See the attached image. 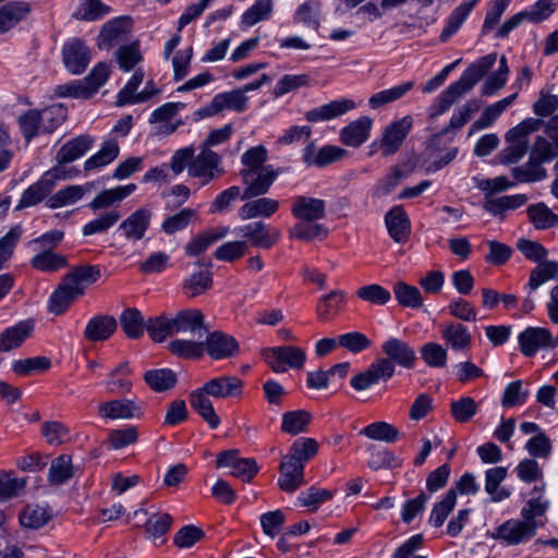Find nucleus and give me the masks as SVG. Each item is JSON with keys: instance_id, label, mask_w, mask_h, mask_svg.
<instances>
[{"instance_id": "1", "label": "nucleus", "mask_w": 558, "mask_h": 558, "mask_svg": "<svg viewBox=\"0 0 558 558\" xmlns=\"http://www.w3.org/2000/svg\"><path fill=\"white\" fill-rule=\"evenodd\" d=\"M204 335V340L174 339L168 343V350L183 360H199L205 353L213 360H227L240 353V344L233 336L219 330Z\"/></svg>"}, {"instance_id": "2", "label": "nucleus", "mask_w": 558, "mask_h": 558, "mask_svg": "<svg viewBox=\"0 0 558 558\" xmlns=\"http://www.w3.org/2000/svg\"><path fill=\"white\" fill-rule=\"evenodd\" d=\"M243 386V380L236 376L214 377L203 387L190 393V404L210 428H217L220 418L215 412L210 397L215 399L239 398L242 395Z\"/></svg>"}, {"instance_id": "3", "label": "nucleus", "mask_w": 558, "mask_h": 558, "mask_svg": "<svg viewBox=\"0 0 558 558\" xmlns=\"http://www.w3.org/2000/svg\"><path fill=\"white\" fill-rule=\"evenodd\" d=\"M497 60L496 53H489L471 63L459 81L448 86L436 99L430 108V118H436L446 112L461 96L468 94L494 66Z\"/></svg>"}, {"instance_id": "4", "label": "nucleus", "mask_w": 558, "mask_h": 558, "mask_svg": "<svg viewBox=\"0 0 558 558\" xmlns=\"http://www.w3.org/2000/svg\"><path fill=\"white\" fill-rule=\"evenodd\" d=\"M262 354L276 373H284L289 368L301 369L306 360L304 350L292 345L264 349Z\"/></svg>"}, {"instance_id": "5", "label": "nucleus", "mask_w": 558, "mask_h": 558, "mask_svg": "<svg viewBox=\"0 0 558 558\" xmlns=\"http://www.w3.org/2000/svg\"><path fill=\"white\" fill-rule=\"evenodd\" d=\"M551 279H558V262L541 263L531 271L527 287L532 292ZM547 312L549 319L558 324V284L550 290Z\"/></svg>"}, {"instance_id": "6", "label": "nucleus", "mask_w": 558, "mask_h": 558, "mask_svg": "<svg viewBox=\"0 0 558 558\" xmlns=\"http://www.w3.org/2000/svg\"><path fill=\"white\" fill-rule=\"evenodd\" d=\"M447 133H442V130L433 135L425 149V155L429 161L426 167L427 172H436L447 165H449L458 155V147H448L452 143L453 138H444Z\"/></svg>"}, {"instance_id": "7", "label": "nucleus", "mask_w": 558, "mask_h": 558, "mask_svg": "<svg viewBox=\"0 0 558 558\" xmlns=\"http://www.w3.org/2000/svg\"><path fill=\"white\" fill-rule=\"evenodd\" d=\"M396 372V366L389 359H377L365 371L356 374L350 380V385L357 391L366 390L379 381L389 380Z\"/></svg>"}, {"instance_id": "8", "label": "nucleus", "mask_w": 558, "mask_h": 558, "mask_svg": "<svg viewBox=\"0 0 558 558\" xmlns=\"http://www.w3.org/2000/svg\"><path fill=\"white\" fill-rule=\"evenodd\" d=\"M97 415L101 421L132 420L141 417L143 411L134 400L121 398L99 402Z\"/></svg>"}, {"instance_id": "9", "label": "nucleus", "mask_w": 558, "mask_h": 558, "mask_svg": "<svg viewBox=\"0 0 558 558\" xmlns=\"http://www.w3.org/2000/svg\"><path fill=\"white\" fill-rule=\"evenodd\" d=\"M413 120L410 116L395 121L384 130L379 142V149L383 156L388 157L396 154L412 129Z\"/></svg>"}, {"instance_id": "10", "label": "nucleus", "mask_w": 558, "mask_h": 558, "mask_svg": "<svg viewBox=\"0 0 558 558\" xmlns=\"http://www.w3.org/2000/svg\"><path fill=\"white\" fill-rule=\"evenodd\" d=\"M240 175L246 185L241 198L248 199L266 194L278 177V171L274 170L271 166H267L256 172L240 171Z\"/></svg>"}, {"instance_id": "11", "label": "nucleus", "mask_w": 558, "mask_h": 558, "mask_svg": "<svg viewBox=\"0 0 558 558\" xmlns=\"http://www.w3.org/2000/svg\"><path fill=\"white\" fill-rule=\"evenodd\" d=\"M220 160L218 154L206 147H201V153L191 161L189 174L193 178H203V184H206L222 172L218 168Z\"/></svg>"}, {"instance_id": "12", "label": "nucleus", "mask_w": 558, "mask_h": 558, "mask_svg": "<svg viewBox=\"0 0 558 558\" xmlns=\"http://www.w3.org/2000/svg\"><path fill=\"white\" fill-rule=\"evenodd\" d=\"M174 335H192L202 338L208 331L205 317L199 310L179 311L173 317Z\"/></svg>"}, {"instance_id": "13", "label": "nucleus", "mask_w": 558, "mask_h": 558, "mask_svg": "<svg viewBox=\"0 0 558 558\" xmlns=\"http://www.w3.org/2000/svg\"><path fill=\"white\" fill-rule=\"evenodd\" d=\"M132 19L129 16H121L107 22L98 37V48L101 50H109L114 45L124 40L132 28Z\"/></svg>"}, {"instance_id": "14", "label": "nucleus", "mask_w": 558, "mask_h": 558, "mask_svg": "<svg viewBox=\"0 0 558 558\" xmlns=\"http://www.w3.org/2000/svg\"><path fill=\"white\" fill-rule=\"evenodd\" d=\"M381 351L385 354L384 359H389L391 364H397L407 369L414 367L415 351L405 341L399 338H389L383 343Z\"/></svg>"}, {"instance_id": "15", "label": "nucleus", "mask_w": 558, "mask_h": 558, "mask_svg": "<svg viewBox=\"0 0 558 558\" xmlns=\"http://www.w3.org/2000/svg\"><path fill=\"white\" fill-rule=\"evenodd\" d=\"M521 351L526 356L534 355L539 348L556 347L558 342L554 340L551 333L546 328L530 327L519 336Z\"/></svg>"}, {"instance_id": "16", "label": "nucleus", "mask_w": 558, "mask_h": 558, "mask_svg": "<svg viewBox=\"0 0 558 558\" xmlns=\"http://www.w3.org/2000/svg\"><path fill=\"white\" fill-rule=\"evenodd\" d=\"M65 68L73 74L83 73L90 61V52L83 41L73 39L62 50Z\"/></svg>"}, {"instance_id": "17", "label": "nucleus", "mask_w": 558, "mask_h": 558, "mask_svg": "<svg viewBox=\"0 0 558 558\" xmlns=\"http://www.w3.org/2000/svg\"><path fill=\"white\" fill-rule=\"evenodd\" d=\"M291 211L301 221L314 222L325 217V202L319 198L298 196L293 202Z\"/></svg>"}, {"instance_id": "18", "label": "nucleus", "mask_w": 558, "mask_h": 558, "mask_svg": "<svg viewBox=\"0 0 558 558\" xmlns=\"http://www.w3.org/2000/svg\"><path fill=\"white\" fill-rule=\"evenodd\" d=\"M150 219L151 211L147 208H140L123 220L119 226V230L123 231L128 240L138 241L148 229Z\"/></svg>"}, {"instance_id": "19", "label": "nucleus", "mask_w": 558, "mask_h": 558, "mask_svg": "<svg viewBox=\"0 0 558 558\" xmlns=\"http://www.w3.org/2000/svg\"><path fill=\"white\" fill-rule=\"evenodd\" d=\"M279 472L278 485L283 492L293 493L304 483V465L300 462L296 464L282 457Z\"/></svg>"}, {"instance_id": "20", "label": "nucleus", "mask_w": 558, "mask_h": 558, "mask_svg": "<svg viewBox=\"0 0 558 558\" xmlns=\"http://www.w3.org/2000/svg\"><path fill=\"white\" fill-rule=\"evenodd\" d=\"M81 295H83L82 289L71 284L64 277L50 296L49 311L52 314L60 315L64 313L71 303Z\"/></svg>"}, {"instance_id": "21", "label": "nucleus", "mask_w": 558, "mask_h": 558, "mask_svg": "<svg viewBox=\"0 0 558 558\" xmlns=\"http://www.w3.org/2000/svg\"><path fill=\"white\" fill-rule=\"evenodd\" d=\"M390 236L398 243L405 242L410 235L411 223L401 206L391 208L385 216Z\"/></svg>"}, {"instance_id": "22", "label": "nucleus", "mask_w": 558, "mask_h": 558, "mask_svg": "<svg viewBox=\"0 0 558 558\" xmlns=\"http://www.w3.org/2000/svg\"><path fill=\"white\" fill-rule=\"evenodd\" d=\"M239 233L243 238L250 240L252 245L262 248L271 247L280 236L279 231H275L272 234H269L266 225L262 221H256L241 227L239 229Z\"/></svg>"}, {"instance_id": "23", "label": "nucleus", "mask_w": 558, "mask_h": 558, "mask_svg": "<svg viewBox=\"0 0 558 558\" xmlns=\"http://www.w3.org/2000/svg\"><path fill=\"white\" fill-rule=\"evenodd\" d=\"M373 120L369 117H361L342 129L340 138L347 146L359 147L369 136Z\"/></svg>"}, {"instance_id": "24", "label": "nucleus", "mask_w": 558, "mask_h": 558, "mask_svg": "<svg viewBox=\"0 0 558 558\" xmlns=\"http://www.w3.org/2000/svg\"><path fill=\"white\" fill-rule=\"evenodd\" d=\"M441 337L446 344L454 351H468L471 347V333L462 324L451 322L444 325Z\"/></svg>"}, {"instance_id": "25", "label": "nucleus", "mask_w": 558, "mask_h": 558, "mask_svg": "<svg viewBox=\"0 0 558 558\" xmlns=\"http://www.w3.org/2000/svg\"><path fill=\"white\" fill-rule=\"evenodd\" d=\"M117 329V320L110 315H99L92 318L84 330L88 341H104L110 338Z\"/></svg>"}, {"instance_id": "26", "label": "nucleus", "mask_w": 558, "mask_h": 558, "mask_svg": "<svg viewBox=\"0 0 558 558\" xmlns=\"http://www.w3.org/2000/svg\"><path fill=\"white\" fill-rule=\"evenodd\" d=\"M34 329V324L31 320H23L16 325L7 328L0 335V351L9 352L19 348L26 338H28Z\"/></svg>"}, {"instance_id": "27", "label": "nucleus", "mask_w": 558, "mask_h": 558, "mask_svg": "<svg viewBox=\"0 0 558 558\" xmlns=\"http://www.w3.org/2000/svg\"><path fill=\"white\" fill-rule=\"evenodd\" d=\"M355 108L351 99L335 100L306 112L305 118L310 122L330 120L344 114Z\"/></svg>"}, {"instance_id": "28", "label": "nucleus", "mask_w": 558, "mask_h": 558, "mask_svg": "<svg viewBox=\"0 0 558 558\" xmlns=\"http://www.w3.org/2000/svg\"><path fill=\"white\" fill-rule=\"evenodd\" d=\"M534 534V526L529 521H508L497 532L498 537L509 545L519 544L531 538Z\"/></svg>"}, {"instance_id": "29", "label": "nucleus", "mask_w": 558, "mask_h": 558, "mask_svg": "<svg viewBox=\"0 0 558 558\" xmlns=\"http://www.w3.org/2000/svg\"><path fill=\"white\" fill-rule=\"evenodd\" d=\"M518 94L514 93L493 105L487 106L481 117L471 125L469 135L474 132L489 128L505 112V110L515 100Z\"/></svg>"}, {"instance_id": "30", "label": "nucleus", "mask_w": 558, "mask_h": 558, "mask_svg": "<svg viewBox=\"0 0 558 558\" xmlns=\"http://www.w3.org/2000/svg\"><path fill=\"white\" fill-rule=\"evenodd\" d=\"M411 173V168L404 169L400 166L391 167L390 171L374 185L372 192L373 197L378 199L386 197Z\"/></svg>"}, {"instance_id": "31", "label": "nucleus", "mask_w": 558, "mask_h": 558, "mask_svg": "<svg viewBox=\"0 0 558 558\" xmlns=\"http://www.w3.org/2000/svg\"><path fill=\"white\" fill-rule=\"evenodd\" d=\"M93 138L89 135L77 136L64 144L57 153L59 163H68L83 156L92 146Z\"/></svg>"}, {"instance_id": "32", "label": "nucleus", "mask_w": 558, "mask_h": 558, "mask_svg": "<svg viewBox=\"0 0 558 558\" xmlns=\"http://www.w3.org/2000/svg\"><path fill=\"white\" fill-rule=\"evenodd\" d=\"M279 208V203L276 199L262 197L255 201L245 203L239 210V216L243 220L252 219L257 216L269 217L275 214Z\"/></svg>"}, {"instance_id": "33", "label": "nucleus", "mask_w": 558, "mask_h": 558, "mask_svg": "<svg viewBox=\"0 0 558 558\" xmlns=\"http://www.w3.org/2000/svg\"><path fill=\"white\" fill-rule=\"evenodd\" d=\"M143 80L144 73L141 70H136L129 83L119 93L117 101L118 106L143 102L148 100L155 94L154 92H141L138 94H134L136 88L142 84Z\"/></svg>"}, {"instance_id": "34", "label": "nucleus", "mask_w": 558, "mask_h": 558, "mask_svg": "<svg viewBox=\"0 0 558 558\" xmlns=\"http://www.w3.org/2000/svg\"><path fill=\"white\" fill-rule=\"evenodd\" d=\"M319 445L314 438L302 437L296 439L290 447L289 453L283 457L293 463L305 464L318 452Z\"/></svg>"}, {"instance_id": "35", "label": "nucleus", "mask_w": 558, "mask_h": 558, "mask_svg": "<svg viewBox=\"0 0 558 558\" xmlns=\"http://www.w3.org/2000/svg\"><path fill=\"white\" fill-rule=\"evenodd\" d=\"M507 468L496 466L488 469L485 473V490L495 502L501 501L510 496L506 488H498L499 484L507 477Z\"/></svg>"}, {"instance_id": "36", "label": "nucleus", "mask_w": 558, "mask_h": 558, "mask_svg": "<svg viewBox=\"0 0 558 558\" xmlns=\"http://www.w3.org/2000/svg\"><path fill=\"white\" fill-rule=\"evenodd\" d=\"M27 2H10L0 8V34L8 32L20 22L28 12Z\"/></svg>"}, {"instance_id": "37", "label": "nucleus", "mask_w": 558, "mask_h": 558, "mask_svg": "<svg viewBox=\"0 0 558 558\" xmlns=\"http://www.w3.org/2000/svg\"><path fill=\"white\" fill-rule=\"evenodd\" d=\"M39 248L41 252L31 259L33 268L45 272H52L66 266V258L63 255L53 253L51 247L44 246Z\"/></svg>"}, {"instance_id": "38", "label": "nucleus", "mask_w": 558, "mask_h": 558, "mask_svg": "<svg viewBox=\"0 0 558 558\" xmlns=\"http://www.w3.org/2000/svg\"><path fill=\"white\" fill-rule=\"evenodd\" d=\"M74 473L75 468L72 462V457L61 454L51 461L48 480L52 485H61L72 478Z\"/></svg>"}, {"instance_id": "39", "label": "nucleus", "mask_w": 558, "mask_h": 558, "mask_svg": "<svg viewBox=\"0 0 558 558\" xmlns=\"http://www.w3.org/2000/svg\"><path fill=\"white\" fill-rule=\"evenodd\" d=\"M120 325L128 338L137 339L143 336L146 329V322L141 312L136 308H126L120 315Z\"/></svg>"}, {"instance_id": "40", "label": "nucleus", "mask_w": 558, "mask_h": 558, "mask_svg": "<svg viewBox=\"0 0 558 558\" xmlns=\"http://www.w3.org/2000/svg\"><path fill=\"white\" fill-rule=\"evenodd\" d=\"M527 215L537 230L554 228L558 225V215H556L547 205L538 203L527 207Z\"/></svg>"}, {"instance_id": "41", "label": "nucleus", "mask_w": 558, "mask_h": 558, "mask_svg": "<svg viewBox=\"0 0 558 558\" xmlns=\"http://www.w3.org/2000/svg\"><path fill=\"white\" fill-rule=\"evenodd\" d=\"M146 331L155 342H163L174 336L173 318L165 315L150 317L146 320Z\"/></svg>"}, {"instance_id": "42", "label": "nucleus", "mask_w": 558, "mask_h": 558, "mask_svg": "<svg viewBox=\"0 0 558 558\" xmlns=\"http://www.w3.org/2000/svg\"><path fill=\"white\" fill-rule=\"evenodd\" d=\"M53 182L50 179H41L35 184L31 185L22 195V198L16 206V209L34 206L43 201L52 190Z\"/></svg>"}, {"instance_id": "43", "label": "nucleus", "mask_w": 558, "mask_h": 558, "mask_svg": "<svg viewBox=\"0 0 558 558\" xmlns=\"http://www.w3.org/2000/svg\"><path fill=\"white\" fill-rule=\"evenodd\" d=\"M144 380L151 390L162 392L174 387L177 376L169 368H160L146 372Z\"/></svg>"}, {"instance_id": "44", "label": "nucleus", "mask_w": 558, "mask_h": 558, "mask_svg": "<svg viewBox=\"0 0 558 558\" xmlns=\"http://www.w3.org/2000/svg\"><path fill=\"white\" fill-rule=\"evenodd\" d=\"M312 415L305 410L286 412L282 415L281 429L290 435H298L306 430Z\"/></svg>"}, {"instance_id": "45", "label": "nucleus", "mask_w": 558, "mask_h": 558, "mask_svg": "<svg viewBox=\"0 0 558 558\" xmlns=\"http://www.w3.org/2000/svg\"><path fill=\"white\" fill-rule=\"evenodd\" d=\"M476 2L477 0H470L469 2H464L453 10L447 20L446 27L440 34L441 41H447L460 28Z\"/></svg>"}, {"instance_id": "46", "label": "nucleus", "mask_w": 558, "mask_h": 558, "mask_svg": "<svg viewBox=\"0 0 558 558\" xmlns=\"http://www.w3.org/2000/svg\"><path fill=\"white\" fill-rule=\"evenodd\" d=\"M51 517V511L47 507L28 505L20 514V522L27 529L36 530L44 526Z\"/></svg>"}, {"instance_id": "47", "label": "nucleus", "mask_w": 558, "mask_h": 558, "mask_svg": "<svg viewBox=\"0 0 558 558\" xmlns=\"http://www.w3.org/2000/svg\"><path fill=\"white\" fill-rule=\"evenodd\" d=\"M229 229L227 227H219L216 230H208L204 233L194 238L186 245V253L191 256H197L207 250L209 245H211L217 240L223 238L228 233Z\"/></svg>"}, {"instance_id": "48", "label": "nucleus", "mask_w": 558, "mask_h": 558, "mask_svg": "<svg viewBox=\"0 0 558 558\" xmlns=\"http://www.w3.org/2000/svg\"><path fill=\"white\" fill-rule=\"evenodd\" d=\"M413 82H405L392 88L378 92L371 96V98L368 99V105L373 109H378L387 104L393 102L402 98L408 92H410L413 88Z\"/></svg>"}, {"instance_id": "49", "label": "nucleus", "mask_w": 558, "mask_h": 558, "mask_svg": "<svg viewBox=\"0 0 558 558\" xmlns=\"http://www.w3.org/2000/svg\"><path fill=\"white\" fill-rule=\"evenodd\" d=\"M64 277L71 284L76 288H81L82 294H84L86 286L98 280L100 277V270L90 265H82L73 268Z\"/></svg>"}, {"instance_id": "50", "label": "nucleus", "mask_w": 558, "mask_h": 558, "mask_svg": "<svg viewBox=\"0 0 558 558\" xmlns=\"http://www.w3.org/2000/svg\"><path fill=\"white\" fill-rule=\"evenodd\" d=\"M512 175L520 182H536L547 177L546 169L537 160L529 158L527 162L520 167H514Z\"/></svg>"}, {"instance_id": "51", "label": "nucleus", "mask_w": 558, "mask_h": 558, "mask_svg": "<svg viewBox=\"0 0 558 558\" xmlns=\"http://www.w3.org/2000/svg\"><path fill=\"white\" fill-rule=\"evenodd\" d=\"M457 501V494L454 489H449L444 498L434 505L429 515V522L435 527H440L446 521L449 513L453 510Z\"/></svg>"}, {"instance_id": "52", "label": "nucleus", "mask_w": 558, "mask_h": 558, "mask_svg": "<svg viewBox=\"0 0 558 558\" xmlns=\"http://www.w3.org/2000/svg\"><path fill=\"white\" fill-rule=\"evenodd\" d=\"M26 483L24 477L0 472V502L20 496L24 492Z\"/></svg>"}, {"instance_id": "53", "label": "nucleus", "mask_w": 558, "mask_h": 558, "mask_svg": "<svg viewBox=\"0 0 558 558\" xmlns=\"http://www.w3.org/2000/svg\"><path fill=\"white\" fill-rule=\"evenodd\" d=\"M526 201L527 197L524 194L501 196L498 198L487 199L484 204V208L490 214L498 216L505 210L515 209L524 205Z\"/></svg>"}, {"instance_id": "54", "label": "nucleus", "mask_w": 558, "mask_h": 558, "mask_svg": "<svg viewBox=\"0 0 558 558\" xmlns=\"http://www.w3.org/2000/svg\"><path fill=\"white\" fill-rule=\"evenodd\" d=\"M119 154V145L116 141L109 140L104 143L101 149L85 161L86 171L106 166L113 161Z\"/></svg>"}, {"instance_id": "55", "label": "nucleus", "mask_w": 558, "mask_h": 558, "mask_svg": "<svg viewBox=\"0 0 558 558\" xmlns=\"http://www.w3.org/2000/svg\"><path fill=\"white\" fill-rule=\"evenodd\" d=\"M361 434L369 439L385 442H393L399 437V430L393 425L386 422L369 424L361 430Z\"/></svg>"}, {"instance_id": "56", "label": "nucleus", "mask_w": 558, "mask_h": 558, "mask_svg": "<svg viewBox=\"0 0 558 558\" xmlns=\"http://www.w3.org/2000/svg\"><path fill=\"white\" fill-rule=\"evenodd\" d=\"M393 292L400 305L418 308L423 305V298L420 290L404 282H397Z\"/></svg>"}, {"instance_id": "57", "label": "nucleus", "mask_w": 558, "mask_h": 558, "mask_svg": "<svg viewBox=\"0 0 558 558\" xmlns=\"http://www.w3.org/2000/svg\"><path fill=\"white\" fill-rule=\"evenodd\" d=\"M66 108L62 105H52L39 111L41 130L47 133L53 132L66 119Z\"/></svg>"}, {"instance_id": "58", "label": "nucleus", "mask_w": 558, "mask_h": 558, "mask_svg": "<svg viewBox=\"0 0 558 558\" xmlns=\"http://www.w3.org/2000/svg\"><path fill=\"white\" fill-rule=\"evenodd\" d=\"M85 194V189L81 185H71L63 190L58 191L51 197L47 199V206L49 208H58L65 205L73 204L81 199Z\"/></svg>"}, {"instance_id": "59", "label": "nucleus", "mask_w": 558, "mask_h": 558, "mask_svg": "<svg viewBox=\"0 0 558 558\" xmlns=\"http://www.w3.org/2000/svg\"><path fill=\"white\" fill-rule=\"evenodd\" d=\"M531 159L538 162H548L558 156V146L544 136H536L530 151Z\"/></svg>"}, {"instance_id": "60", "label": "nucleus", "mask_w": 558, "mask_h": 558, "mask_svg": "<svg viewBox=\"0 0 558 558\" xmlns=\"http://www.w3.org/2000/svg\"><path fill=\"white\" fill-rule=\"evenodd\" d=\"M478 405L471 397H463L450 403V413L459 423L469 422L477 412Z\"/></svg>"}, {"instance_id": "61", "label": "nucleus", "mask_w": 558, "mask_h": 558, "mask_svg": "<svg viewBox=\"0 0 558 558\" xmlns=\"http://www.w3.org/2000/svg\"><path fill=\"white\" fill-rule=\"evenodd\" d=\"M333 497V492L329 489H320L314 486L310 487L306 493H302L298 500L302 507L308 508L314 512L318 507Z\"/></svg>"}, {"instance_id": "62", "label": "nucleus", "mask_w": 558, "mask_h": 558, "mask_svg": "<svg viewBox=\"0 0 558 558\" xmlns=\"http://www.w3.org/2000/svg\"><path fill=\"white\" fill-rule=\"evenodd\" d=\"M211 286V274L209 271H198L191 275L183 282L184 293L194 298L204 293Z\"/></svg>"}, {"instance_id": "63", "label": "nucleus", "mask_w": 558, "mask_h": 558, "mask_svg": "<svg viewBox=\"0 0 558 558\" xmlns=\"http://www.w3.org/2000/svg\"><path fill=\"white\" fill-rule=\"evenodd\" d=\"M420 353L429 367L441 368L447 364V350L436 342L424 344Z\"/></svg>"}, {"instance_id": "64", "label": "nucleus", "mask_w": 558, "mask_h": 558, "mask_svg": "<svg viewBox=\"0 0 558 558\" xmlns=\"http://www.w3.org/2000/svg\"><path fill=\"white\" fill-rule=\"evenodd\" d=\"M116 57L120 69L126 72L131 71L142 60L138 43L121 46L117 50Z\"/></svg>"}]
</instances>
